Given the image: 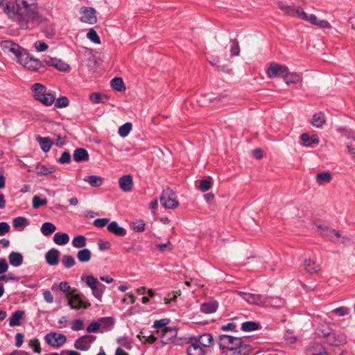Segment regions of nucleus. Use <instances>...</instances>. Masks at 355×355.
<instances>
[{
    "label": "nucleus",
    "instance_id": "nucleus-1",
    "mask_svg": "<svg viewBox=\"0 0 355 355\" xmlns=\"http://www.w3.org/2000/svg\"><path fill=\"white\" fill-rule=\"evenodd\" d=\"M3 12L8 17L15 22L20 29L26 30L30 23H40L42 18L38 12L28 10L21 6L8 1L5 3Z\"/></svg>",
    "mask_w": 355,
    "mask_h": 355
},
{
    "label": "nucleus",
    "instance_id": "nucleus-2",
    "mask_svg": "<svg viewBox=\"0 0 355 355\" xmlns=\"http://www.w3.org/2000/svg\"><path fill=\"white\" fill-rule=\"evenodd\" d=\"M248 341L247 338L220 335L218 345L223 349L221 355H250L252 347Z\"/></svg>",
    "mask_w": 355,
    "mask_h": 355
},
{
    "label": "nucleus",
    "instance_id": "nucleus-3",
    "mask_svg": "<svg viewBox=\"0 0 355 355\" xmlns=\"http://www.w3.org/2000/svg\"><path fill=\"white\" fill-rule=\"evenodd\" d=\"M33 93L34 100L39 101L43 105L51 106L55 102V97L51 93L47 92V88L44 85L36 83L31 87Z\"/></svg>",
    "mask_w": 355,
    "mask_h": 355
},
{
    "label": "nucleus",
    "instance_id": "nucleus-4",
    "mask_svg": "<svg viewBox=\"0 0 355 355\" xmlns=\"http://www.w3.org/2000/svg\"><path fill=\"white\" fill-rule=\"evenodd\" d=\"M318 232L322 236L325 237L330 240L334 243H338L340 241V243H345L347 241H349V238L346 236H342L340 232L335 230L334 229H331L327 226L324 225H317L316 226Z\"/></svg>",
    "mask_w": 355,
    "mask_h": 355
},
{
    "label": "nucleus",
    "instance_id": "nucleus-5",
    "mask_svg": "<svg viewBox=\"0 0 355 355\" xmlns=\"http://www.w3.org/2000/svg\"><path fill=\"white\" fill-rule=\"evenodd\" d=\"M17 61L24 68L32 71H37L40 69L44 68V65L42 62L31 56L26 50L22 53V55H21Z\"/></svg>",
    "mask_w": 355,
    "mask_h": 355
},
{
    "label": "nucleus",
    "instance_id": "nucleus-6",
    "mask_svg": "<svg viewBox=\"0 0 355 355\" xmlns=\"http://www.w3.org/2000/svg\"><path fill=\"white\" fill-rule=\"evenodd\" d=\"M81 279L83 281H85L86 285L91 288L94 297L99 301H101L105 290V286L101 284L98 281L97 278L92 275L82 277Z\"/></svg>",
    "mask_w": 355,
    "mask_h": 355
},
{
    "label": "nucleus",
    "instance_id": "nucleus-7",
    "mask_svg": "<svg viewBox=\"0 0 355 355\" xmlns=\"http://www.w3.org/2000/svg\"><path fill=\"white\" fill-rule=\"evenodd\" d=\"M159 201L165 209H175L179 206V202L176 200L175 193L170 188L163 190Z\"/></svg>",
    "mask_w": 355,
    "mask_h": 355
},
{
    "label": "nucleus",
    "instance_id": "nucleus-8",
    "mask_svg": "<svg viewBox=\"0 0 355 355\" xmlns=\"http://www.w3.org/2000/svg\"><path fill=\"white\" fill-rule=\"evenodd\" d=\"M68 298V304L72 309H87L91 306V304L87 300L83 299L80 294H69Z\"/></svg>",
    "mask_w": 355,
    "mask_h": 355
},
{
    "label": "nucleus",
    "instance_id": "nucleus-9",
    "mask_svg": "<svg viewBox=\"0 0 355 355\" xmlns=\"http://www.w3.org/2000/svg\"><path fill=\"white\" fill-rule=\"evenodd\" d=\"M236 293L249 304L259 306H263L264 304H266V302H264L265 295L255 293H248L239 291H237Z\"/></svg>",
    "mask_w": 355,
    "mask_h": 355
},
{
    "label": "nucleus",
    "instance_id": "nucleus-10",
    "mask_svg": "<svg viewBox=\"0 0 355 355\" xmlns=\"http://www.w3.org/2000/svg\"><path fill=\"white\" fill-rule=\"evenodd\" d=\"M0 46L5 53H13L17 58V60L20 58L21 55H22V53L26 50L21 48L19 44L14 43L10 40L2 41L0 43Z\"/></svg>",
    "mask_w": 355,
    "mask_h": 355
},
{
    "label": "nucleus",
    "instance_id": "nucleus-11",
    "mask_svg": "<svg viewBox=\"0 0 355 355\" xmlns=\"http://www.w3.org/2000/svg\"><path fill=\"white\" fill-rule=\"evenodd\" d=\"M325 342L329 345L340 347L347 343V336L343 332L333 330L325 340Z\"/></svg>",
    "mask_w": 355,
    "mask_h": 355
},
{
    "label": "nucleus",
    "instance_id": "nucleus-12",
    "mask_svg": "<svg viewBox=\"0 0 355 355\" xmlns=\"http://www.w3.org/2000/svg\"><path fill=\"white\" fill-rule=\"evenodd\" d=\"M267 75L270 78L276 76L286 78L288 75V68L277 63H271L267 69Z\"/></svg>",
    "mask_w": 355,
    "mask_h": 355
},
{
    "label": "nucleus",
    "instance_id": "nucleus-13",
    "mask_svg": "<svg viewBox=\"0 0 355 355\" xmlns=\"http://www.w3.org/2000/svg\"><path fill=\"white\" fill-rule=\"evenodd\" d=\"M190 341L194 342L196 345L202 346V348L205 350L214 345L213 336L211 334L209 333H205L198 336L192 337L190 338Z\"/></svg>",
    "mask_w": 355,
    "mask_h": 355
},
{
    "label": "nucleus",
    "instance_id": "nucleus-14",
    "mask_svg": "<svg viewBox=\"0 0 355 355\" xmlns=\"http://www.w3.org/2000/svg\"><path fill=\"white\" fill-rule=\"evenodd\" d=\"M96 336L92 335H84L78 338L75 343L76 349L81 351H87L90 348L91 345L95 341Z\"/></svg>",
    "mask_w": 355,
    "mask_h": 355
},
{
    "label": "nucleus",
    "instance_id": "nucleus-15",
    "mask_svg": "<svg viewBox=\"0 0 355 355\" xmlns=\"http://www.w3.org/2000/svg\"><path fill=\"white\" fill-rule=\"evenodd\" d=\"M45 340L51 346L60 347L66 343L67 338L64 334L53 332L45 336Z\"/></svg>",
    "mask_w": 355,
    "mask_h": 355
},
{
    "label": "nucleus",
    "instance_id": "nucleus-16",
    "mask_svg": "<svg viewBox=\"0 0 355 355\" xmlns=\"http://www.w3.org/2000/svg\"><path fill=\"white\" fill-rule=\"evenodd\" d=\"M82 16L80 19L82 22L89 24H94L97 21L96 10L90 7H83L80 9Z\"/></svg>",
    "mask_w": 355,
    "mask_h": 355
},
{
    "label": "nucleus",
    "instance_id": "nucleus-17",
    "mask_svg": "<svg viewBox=\"0 0 355 355\" xmlns=\"http://www.w3.org/2000/svg\"><path fill=\"white\" fill-rule=\"evenodd\" d=\"M44 62L51 67H53L60 71H67L69 69V65L62 60L51 57H46Z\"/></svg>",
    "mask_w": 355,
    "mask_h": 355
},
{
    "label": "nucleus",
    "instance_id": "nucleus-18",
    "mask_svg": "<svg viewBox=\"0 0 355 355\" xmlns=\"http://www.w3.org/2000/svg\"><path fill=\"white\" fill-rule=\"evenodd\" d=\"M177 336V330L175 328L167 327L162 330L159 337L164 345L173 342Z\"/></svg>",
    "mask_w": 355,
    "mask_h": 355
},
{
    "label": "nucleus",
    "instance_id": "nucleus-19",
    "mask_svg": "<svg viewBox=\"0 0 355 355\" xmlns=\"http://www.w3.org/2000/svg\"><path fill=\"white\" fill-rule=\"evenodd\" d=\"M119 186L123 192L131 191L133 187L132 176L130 174L121 176L119 179Z\"/></svg>",
    "mask_w": 355,
    "mask_h": 355
},
{
    "label": "nucleus",
    "instance_id": "nucleus-20",
    "mask_svg": "<svg viewBox=\"0 0 355 355\" xmlns=\"http://www.w3.org/2000/svg\"><path fill=\"white\" fill-rule=\"evenodd\" d=\"M263 306H270L273 308H281L285 305V300L279 297H272L265 295V300Z\"/></svg>",
    "mask_w": 355,
    "mask_h": 355
},
{
    "label": "nucleus",
    "instance_id": "nucleus-21",
    "mask_svg": "<svg viewBox=\"0 0 355 355\" xmlns=\"http://www.w3.org/2000/svg\"><path fill=\"white\" fill-rule=\"evenodd\" d=\"M306 355H329L325 347L320 343H312L306 350Z\"/></svg>",
    "mask_w": 355,
    "mask_h": 355
},
{
    "label": "nucleus",
    "instance_id": "nucleus-22",
    "mask_svg": "<svg viewBox=\"0 0 355 355\" xmlns=\"http://www.w3.org/2000/svg\"><path fill=\"white\" fill-rule=\"evenodd\" d=\"M13 3L16 4L17 7L21 6L28 10L37 12V0H15Z\"/></svg>",
    "mask_w": 355,
    "mask_h": 355
},
{
    "label": "nucleus",
    "instance_id": "nucleus-23",
    "mask_svg": "<svg viewBox=\"0 0 355 355\" xmlns=\"http://www.w3.org/2000/svg\"><path fill=\"white\" fill-rule=\"evenodd\" d=\"M218 308V302L216 300H210L204 302L200 305L201 312L206 314L215 313L217 311Z\"/></svg>",
    "mask_w": 355,
    "mask_h": 355
},
{
    "label": "nucleus",
    "instance_id": "nucleus-24",
    "mask_svg": "<svg viewBox=\"0 0 355 355\" xmlns=\"http://www.w3.org/2000/svg\"><path fill=\"white\" fill-rule=\"evenodd\" d=\"M187 355H205L207 350L204 349L202 346L196 345L194 342L189 340V345L187 349Z\"/></svg>",
    "mask_w": 355,
    "mask_h": 355
},
{
    "label": "nucleus",
    "instance_id": "nucleus-25",
    "mask_svg": "<svg viewBox=\"0 0 355 355\" xmlns=\"http://www.w3.org/2000/svg\"><path fill=\"white\" fill-rule=\"evenodd\" d=\"M107 230L118 236H124L127 231L122 227H120L116 221H112L107 225Z\"/></svg>",
    "mask_w": 355,
    "mask_h": 355
},
{
    "label": "nucleus",
    "instance_id": "nucleus-26",
    "mask_svg": "<svg viewBox=\"0 0 355 355\" xmlns=\"http://www.w3.org/2000/svg\"><path fill=\"white\" fill-rule=\"evenodd\" d=\"M312 125L315 128H322L326 123V116L324 112H319L313 115L311 121Z\"/></svg>",
    "mask_w": 355,
    "mask_h": 355
},
{
    "label": "nucleus",
    "instance_id": "nucleus-27",
    "mask_svg": "<svg viewBox=\"0 0 355 355\" xmlns=\"http://www.w3.org/2000/svg\"><path fill=\"white\" fill-rule=\"evenodd\" d=\"M36 141L39 143L41 149L44 153L49 152L53 144L52 140L48 137H43L41 136H37Z\"/></svg>",
    "mask_w": 355,
    "mask_h": 355
},
{
    "label": "nucleus",
    "instance_id": "nucleus-28",
    "mask_svg": "<svg viewBox=\"0 0 355 355\" xmlns=\"http://www.w3.org/2000/svg\"><path fill=\"white\" fill-rule=\"evenodd\" d=\"M59 251L56 249L49 250L45 255L46 262L51 266H55L58 263Z\"/></svg>",
    "mask_w": 355,
    "mask_h": 355
},
{
    "label": "nucleus",
    "instance_id": "nucleus-29",
    "mask_svg": "<svg viewBox=\"0 0 355 355\" xmlns=\"http://www.w3.org/2000/svg\"><path fill=\"white\" fill-rule=\"evenodd\" d=\"M332 329L327 324H320L315 330V334L320 338L326 340L332 331Z\"/></svg>",
    "mask_w": 355,
    "mask_h": 355
},
{
    "label": "nucleus",
    "instance_id": "nucleus-30",
    "mask_svg": "<svg viewBox=\"0 0 355 355\" xmlns=\"http://www.w3.org/2000/svg\"><path fill=\"white\" fill-rule=\"evenodd\" d=\"M73 157L76 162H86L89 159L88 152L82 148L76 149L73 152Z\"/></svg>",
    "mask_w": 355,
    "mask_h": 355
},
{
    "label": "nucleus",
    "instance_id": "nucleus-31",
    "mask_svg": "<svg viewBox=\"0 0 355 355\" xmlns=\"http://www.w3.org/2000/svg\"><path fill=\"white\" fill-rule=\"evenodd\" d=\"M306 271L310 274L317 273L320 270V266L311 259H306L304 263Z\"/></svg>",
    "mask_w": 355,
    "mask_h": 355
},
{
    "label": "nucleus",
    "instance_id": "nucleus-32",
    "mask_svg": "<svg viewBox=\"0 0 355 355\" xmlns=\"http://www.w3.org/2000/svg\"><path fill=\"white\" fill-rule=\"evenodd\" d=\"M8 259L10 263L14 267H18L23 263V256L17 252H12L9 254Z\"/></svg>",
    "mask_w": 355,
    "mask_h": 355
},
{
    "label": "nucleus",
    "instance_id": "nucleus-33",
    "mask_svg": "<svg viewBox=\"0 0 355 355\" xmlns=\"http://www.w3.org/2000/svg\"><path fill=\"white\" fill-rule=\"evenodd\" d=\"M108 99L109 98L107 95L98 92H94L89 95V100L94 104L105 103Z\"/></svg>",
    "mask_w": 355,
    "mask_h": 355
},
{
    "label": "nucleus",
    "instance_id": "nucleus-34",
    "mask_svg": "<svg viewBox=\"0 0 355 355\" xmlns=\"http://www.w3.org/2000/svg\"><path fill=\"white\" fill-rule=\"evenodd\" d=\"M83 180L89 183L93 187H98L103 183V178L98 175H88L85 177Z\"/></svg>",
    "mask_w": 355,
    "mask_h": 355
},
{
    "label": "nucleus",
    "instance_id": "nucleus-35",
    "mask_svg": "<svg viewBox=\"0 0 355 355\" xmlns=\"http://www.w3.org/2000/svg\"><path fill=\"white\" fill-rule=\"evenodd\" d=\"M69 241V236L67 233L57 232L54 234L53 241L59 245H64Z\"/></svg>",
    "mask_w": 355,
    "mask_h": 355
},
{
    "label": "nucleus",
    "instance_id": "nucleus-36",
    "mask_svg": "<svg viewBox=\"0 0 355 355\" xmlns=\"http://www.w3.org/2000/svg\"><path fill=\"white\" fill-rule=\"evenodd\" d=\"M24 312L22 311H15L9 320V324L10 327L18 326L20 324V320L22 318Z\"/></svg>",
    "mask_w": 355,
    "mask_h": 355
},
{
    "label": "nucleus",
    "instance_id": "nucleus-37",
    "mask_svg": "<svg viewBox=\"0 0 355 355\" xmlns=\"http://www.w3.org/2000/svg\"><path fill=\"white\" fill-rule=\"evenodd\" d=\"M278 7L281 10H282L284 12L285 15L291 17L295 16L297 8L285 4L284 3H279Z\"/></svg>",
    "mask_w": 355,
    "mask_h": 355
},
{
    "label": "nucleus",
    "instance_id": "nucleus-38",
    "mask_svg": "<svg viewBox=\"0 0 355 355\" xmlns=\"http://www.w3.org/2000/svg\"><path fill=\"white\" fill-rule=\"evenodd\" d=\"M92 257L91 251L87 248L79 250L77 253V258L80 262H88Z\"/></svg>",
    "mask_w": 355,
    "mask_h": 355
},
{
    "label": "nucleus",
    "instance_id": "nucleus-39",
    "mask_svg": "<svg viewBox=\"0 0 355 355\" xmlns=\"http://www.w3.org/2000/svg\"><path fill=\"white\" fill-rule=\"evenodd\" d=\"M260 328V324L254 321H247L243 322L241 324V329L243 331H252L258 330Z\"/></svg>",
    "mask_w": 355,
    "mask_h": 355
},
{
    "label": "nucleus",
    "instance_id": "nucleus-40",
    "mask_svg": "<svg viewBox=\"0 0 355 355\" xmlns=\"http://www.w3.org/2000/svg\"><path fill=\"white\" fill-rule=\"evenodd\" d=\"M311 24L317 26L320 28H331V26L329 22L327 20H320L318 19L316 15L311 17Z\"/></svg>",
    "mask_w": 355,
    "mask_h": 355
},
{
    "label": "nucleus",
    "instance_id": "nucleus-41",
    "mask_svg": "<svg viewBox=\"0 0 355 355\" xmlns=\"http://www.w3.org/2000/svg\"><path fill=\"white\" fill-rule=\"evenodd\" d=\"M111 87L114 90L121 92L125 89L123 79L121 78L116 77L111 80Z\"/></svg>",
    "mask_w": 355,
    "mask_h": 355
},
{
    "label": "nucleus",
    "instance_id": "nucleus-42",
    "mask_svg": "<svg viewBox=\"0 0 355 355\" xmlns=\"http://www.w3.org/2000/svg\"><path fill=\"white\" fill-rule=\"evenodd\" d=\"M315 180L319 184L329 182L331 180V175L329 172H322L316 175Z\"/></svg>",
    "mask_w": 355,
    "mask_h": 355
},
{
    "label": "nucleus",
    "instance_id": "nucleus-43",
    "mask_svg": "<svg viewBox=\"0 0 355 355\" xmlns=\"http://www.w3.org/2000/svg\"><path fill=\"white\" fill-rule=\"evenodd\" d=\"M55 226L50 222L43 223L41 227V232L44 236L51 235L55 231Z\"/></svg>",
    "mask_w": 355,
    "mask_h": 355
},
{
    "label": "nucleus",
    "instance_id": "nucleus-44",
    "mask_svg": "<svg viewBox=\"0 0 355 355\" xmlns=\"http://www.w3.org/2000/svg\"><path fill=\"white\" fill-rule=\"evenodd\" d=\"M72 245L76 248H82L86 245V238L83 235H79L73 238Z\"/></svg>",
    "mask_w": 355,
    "mask_h": 355
},
{
    "label": "nucleus",
    "instance_id": "nucleus-45",
    "mask_svg": "<svg viewBox=\"0 0 355 355\" xmlns=\"http://www.w3.org/2000/svg\"><path fill=\"white\" fill-rule=\"evenodd\" d=\"M132 127V125L131 123L128 122V123H124L123 125L120 126L119 128V135L122 137H126L131 131Z\"/></svg>",
    "mask_w": 355,
    "mask_h": 355
},
{
    "label": "nucleus",
    "instance_id": "nucleus-46",
    "mask_svg": "<svg viewBox=\"0 0 355 355\" xmlns=\"http://www.w3.org/2000/svg\"><path fill=\"white\" fill-rule=\"evenodd\" d=\"M295 15H297L299 18H300L304 21L311 23V17L314 16V14L308 15L301 8L297 7Z\"/></svg>",
    "mask_w": 355,
    "mask_h": 355
},
{
    "label": "nucleus",
    "instance_id": "nucleus-47",
    "mask_svg": "<svg viewBox=\"0 0 355 355\" xmlns=\"http://www.w3.org/2000/svg\"><path fill=\"white\" fill-rule=\"evenodd\" d=\"M87 38L96 44H101V39L94 28H90L87 33Z\"/></svg>",
    "mask_w": 355,
    "mask_h": 355
},
{
    "label": "nucleus",
    "instance_id": "nucleus-48",
    "mask_svg": "<svg viewBox=\"0 0 355 355\" xmlns=\"http://www.w3.org/2000/svg\"><path fill=\"white\" fill-rule=\"evenodd\" d=\"M62 263L65 268H70L75 265L76 261L71 255H64L62 258Z\"/></svg>",
    "mask_w": 355,
    "mask_h": 355
},
{
    "label": "nucleus",
    "instance_id": "nucleus-49",
    "mask_svg": "<svg viewBox=\"0 0 355 355\" xmlns=\"http://www.w3.org/2000/svg\"><path fill=\"white\" fill-rule=\"evenodd\" d=\"M168 320L166 319H162L155 320L153 324V327L157 329V333H161L162 330L166 328V325L168 324Z\"/></svg>",
    "mask_w": 355,
    "mask_h": 355
},
{
    "label": "nucleus",
    "instance_id": "nucleus-50",
    "mask_svg": "<svg viewBox=\"0 0 355 355\" xmlns=\"http://www.w3.org/2000/svg\"><path fill=\"white\" fill-rule=\"evenodd\" d=\"M286 83L287 85L291 84V83H297L301 80V77L300 75H298L296 73H289L286 77Z\"/></svg>",
    "mask_w": 355,
    "mask_h": 355
},
{
    "label": "nucleus",
    "instance_id": "nucleus-51",
    "mask_svg": "<svg viewBox=\"0 0 355 355\" xmlns=\"http://www.w3.org/2000/svg\"><path fill=\"white\" fill-rule=\"evenodd\" d=\"M69 101L66 96H60L56 101L55 100V105L58 108L66 107L69 105Z\"/></svg>",
    "mask_w": 355,
    "mask_h": 355
},
{
    "label": "nucleus",
    "instance_id": "nucleus-52",
    "mask_svg": "<svg viewBox=\"0 0 355 355\" xmlns=\"http://www.w3.org/2000/svg\"><path fill=\"white\" fill-rule=\"evenodd\" d=\"M28 223V220L24 217H17L12 220L14 227L18 228L25 226Z\"/></svg>",
    "mask_w": 355,
    "mask_h": 355
},
{
    "label": "nucleus",
    "instance_id": "nucleus-53",
    "mask_svg": "<svg viewBox=\"0 0 355 355\" xmlns=\"http://www.w3.org/2000/svg\"><path fill=\"white\" fill-rule=\"evenodd\" d=\"M46 199H41L38 196H35L33 198V207L34 209H38L40 206L46 205Z\"/></svg>",
    "mask_w": 355,
    "mask_h": 355
},
{
    "label": "nucleus",
    "instance_id": "nucleus-54",
    "mask_svg": "<svg viewBox=\"0 0 355 355\" xmlns=\"http://www.w3.org/2000/svg\"><path fill=\"white\" fill-rule=\"evenodd\" d=\"M332 313L338 315V316H345L349 314V309L346 306H340L334 309Z\"/></svg>",
    "mask_w": 355,
    "mask_h": 355
},
{
    "label": "nucleus",
    "instance_id": "nucleus-55",
    "mask_svg": "<svg viewBox=\"0 0 355 355\" xmlns=\"http://www.w3.org/2000/svg\"><path fill=\"white\" fill-rule=\"evenodd\" d=\"M231 55L232 56H237L240 53V48L239 45V42L234 40L232 41V46L230 49Z\"/></svg>",
    "mask_w": 355,
    "mask_h": 355
},
{
    "label": "nucleus",
    "instance_id": "nucleus-56",
    "mask_svg": "<svg viewBox=\"0 0 355 355\" xmlns=\"http://www.w3.org/2000/svg\"><path fill=\"white\" fill-rule=\"evenodd\" d=\"M29 346L33 349L36 353H41L40 343L38 339H32L29 341Z\"/></svg>",
    "mask_w": 355,
    "mask_h": 355
},
{
    "label": "nucleus",
    "instance_id": "nucleus-57",
    "mask_svg": "<svg viewBox=\"0 0 355 355\" xmlns=\"http://www.w3.org/2000/svg\"><path fill=\"white\" fill-rule=\"evenodd\" d=\"M300 139L302 141V145L304 147H310L311 146V139L309 135L306 132L302 133L300 136Z\"/></svg>",
    "mask_w": 355,
    "mask_h": 355
},
{
    "label": "nucleus",
    "instance_id": "nucleus-58",
    "mask_svg": "<svg viewBox=\"0 0 355 355\" xmlns=\"http://www.w3.org/2000/svg\"><path fill=\"white\" fill-rule=\"evenodd\" d=\"M109 219L106 218H97L94 220V225L98 228H102L106 225H107L109 223Z\"/></svg>",
    "mask_w": 355,
    "mask_h": 355
},
{
    "label": "nucleus",
    "instance_id": "nucleus-59",
    "mask_svg": "<svg viewBox=\"0 0 355 355\" xmlns=\"http://www.w3.org/2000/svg\"><path fill=\"white\" fill-rule=\"evenodd\" d=\"M211 187V182L207 180H201L200 182V184L198 186V188L202 191H208Z\"/></svg>",
    "mask_w": 355,
    "mask_h": 355
},
{
    "label": "nucleus",
    "instance_id": "nucleus-60",
    "mask_svg": "<svg viewBox=\"0 0 355 355\" xmlns=\"http://www.w3.org/2000/svg\"><path fill=\"white\" fill-rule=\"evenodd\" d=\"M59 162L61 164H69L71 162V155L69 152H64L59 158Z\"/></svg>",
    "mask_w": 355,
    "mask_h": 355
},
{
    "label": "nucleus",
    "instance_id": "nucleus-61",
    "mask_svg": "<svg viewBox=\"0 0 355 355\" xmlns=\"http://www.w3.org/2000/svg\"><path fill=\"white\" fill-rule=\"evenodd\" d=\"M133 230L137 232H143L145 230V223L139 220L133 224Z\"/></svg>",
    "mask_w": 355,
    "mask_h": 355
},
{
    "label": "nucleus",
    "instance_id": "nucleus-62",
    "mask_svg": "<svg viewBox=\"0 0 355 355\" xmlns=\"http://www.w3.org/2000/svg\"><path fill=\"white\" fill-rule=\"evenodd\" d=\"M101 324L106 327L111 328L114 324V319L111 317L102 318L100 319Z\"/></svg>",
    "mask_w": 355,
    "mask_h": 355
},
{
    "label": "nucleus",
    "instance_id": "nucleus-63",
    "mask_svg": "<svg viewBox=\"0 0 355 355\" xmlns=\"http://www.w3.org/2000/svg\"><path fill=\"white\" fill-rule=\"evenodd\" d=\"M73 331H79L83 329V322L81 319L75 320L71 324Z\"/></svg>",
    "mask_w": 355,
    "mask_h": 355
},
{
    "label": "nucleus",
    "instance_id": "nucleus-64",
    "mask_svg": "<svg viewBox=\"0 0 355 355\" xmlns=\"http://www.w3.org/2000/svg\"><path fill=\"white\" fill-rule=\"evenodd\" d=\"M10 225L6 222L0 223V236H3L10 232Z\"/></svg>",
    "mask_w": 355,
    "mask_h": 355
}]
</instances>
